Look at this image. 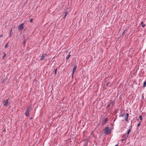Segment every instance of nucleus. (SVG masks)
<instances>
[{"label": "nucleus", "instance_id": "f257e3e1", "mask_svg": "<svg viewBox=\"0 0 146 146\" xmlns=\"http://www.w3.org/2000/svg\"><path fill=\"white\" fill-rule=\"evenodd\" d=\"M104 131L105 134H108L111 133V129L108 127H107L104 129Z\"/></svg>", "mask_w": 146, "mask_h": 146}, {"label": "nucleus", "instance_id": "f03ea898", "mask_svg": "<svg viewBox=\"0 0 146 146\" xmlns=\"http://www.w3.org/2000/svg\"><path fill=\"white\" fill-rule=\"evenodd\" d=\"M30 110V107H28L27 108L26 112L25 113V115L26 116L29 117V111Z\"/></svg>", "mask_w": 146, "mask_h": 146}, {"label": "nucleus", "instance_id": "7ed1b4c3", "mask_svg": "<svg viewBox=\"0 0 146 146\" xmlns=\"http://www.w3.org/2000/svg\"><path fill=\"white\" fill-rule=\"evenodd\" d=\"M24 24L23 23L20 24L18 27V29L19 31L22 30L24 28Z\"/></svg>", "mask_w": 146, "mask_h": 146}, {"label": "nucleus", "instance_id": "20e7f679", "mask_svg": "<svg viewBox=\"0 0 146 146\" xmlns=\"http://www.w3.org/2000/svg\"><path fill=\"white\" fill-rule=\"evenodd\" d=\"M128 116H129V114L128 113H125V114L124 115V118H125L124 120L126 122H127L128 121Z\"/></svg>", "mask_w": 146, "mask_h": 146}, {"label": "nucleus", "instance_id": "39448f33", "mask_svg": "<svg viewBox=\"0 0 146 146\" xmlns=\"http://www.w3.org/2000/svg\"><path fill=\"white\" fill-rule=\"evenodd\" d=\"M107 119L108 118H105L104 119L102 123V124L103 125H104L106 123Z\"/></svg>", "mask_w": 146, "mask_h": 146}, {"label": "nucleus", "instance_id": "423d86ee", "mask_svg": "<svg viewBox=\"0 0 146 146\" xmlns=\"http://www.w3.org/2000/svg\"><path fill=\"white\" fill-rule=\"evenodd\" d=\"M9 103L8 99L4 101L3 102V106H5L7 105Z\"/></svg>", "mask_w": 146, "mask_h": 146}, {"label": "nucleus", "instance_id": "0eeeda50", "mask_svg": "<svg viewBox=\"0 0 146 146\" xmlns=\"http://www.w3.org/2000/svg\"><path fill=\"white\" fill-rule=\"evenodd\" d=\"M131 128L130 129H129L127 131V136H125V137H124V138L125 139H127L128 136H129V132L131 131Z\"/></svg>", "mask_w": 146, "mask_h": 146}, {"label": "nucleus", "instance_id": "6e6552de", "mask_svg": "<svg viewBox=\"0 0 146 146\" xmlns=\"http://www.w3.org/2000/svg\"><path fill=\"white\" fill-rule=\"evenodd\" d=\"M46 56V54H43L41 57L40 59V60H42L45 58V56Z\"/></svg>", "mask_w": 146, "mask_h": 146}, {"label": "nucleus", "instance_id": "1a4fd4ad", "mask_svg": "<svg viewBox=\"0 0 146 146\" xmlns=\"http://www.w3.org/2000/svg\"><path fill=\"white\" fill-rule=\"evenodd\" d=\"M76 65L75 66H74V68H73V70H72V75H74V74L75 72V71L76 70Z\"/></svg>", "mask_w": 146, "mask_h": 146}, {"label": "nucleus", "instance_id": "9d476101", "mask_svg": "<svg viewBox=\"0 0 146 146\" xmlns=\"http://www.w3.org/2000/svg\"><path fill=\"white\" fill-rule=\"evenodd\" d=\"M146 86V80L143 82V88H145Z\"/></svg>", "mask_w": 146, "mask_h": 146}, {"label": "nucleus", "instance_id": "9b49d317", "mask_svg": "<svg viewBox=\"0 0 146 146\" xmlns=\"http://www.w3.org/2000/svg\"><path fill=\"white\" fill-rule=\"evenodd\" d=\"M70 54L69 53V54L66 56V60H68L69 58L70 57Z\"/></svg>", "mask_w": 146, "mask_h": 146}, {"label": "nucleus", "instance_id": "f8f14e48", "mask_svg": "<svg viewBox=\"0 0 146 146\" xmlns=\"http://www.w3.org/2000/svg\"><path fill=\"white\" fill-rule=\"evenodd\" d=\"M8 46H9V45H8V43H7L5 45V48H6L8 47Z\"/></svg>", "mask_w": 146, "mask_h": 146}, {"label": "nucleus", "instance_id": "ddd939ff", "mask_svg": "<svg viewBox=\"0 0 146 146\" xmlns=\"http://www.w3.org/2000/svg\"><path fill=\"white\" fill-rule=\"evenodd\" d=\"M142 26L143 27H145V25L143 23V22H142L141 23Z\"/></svg>", "mask_w": 146, "mask_h": 146}, {"label": "nucleus", "instance_id": "4468645a", "mask_svg": "<svg viewBox=\"0 0 146 146\" xmlns=\"http://www.w3.org/2000/svg\"><path fill=\"white\" fill-rule=\"evenodd\" d=\"M125 113H123L121 114L120 115V116L121 117H123L125 115Z\"/></svg>", "mask_w": 146, "mask_h": 146}, {"label": "nucleus", "instance_id": "2eb2a0df", "mask_svg": "<svg viewBox=\"0 0 146 146\" xmlns=\"http://www.w3.org/2000/svg\"><path fill=\"white\" fill-rule=\"evenodd\" d=\"M57 69H56L54 71V74H55V76H56V71H57Z\"/></svg>", "mask_w": 146, "mask_h": 146}, {"label": "nucleus", "instance_id": "dca6fc26", "mask_svg": "<svg viewBox=\"0 0 146 146\" xmlns=\"http://www.w3.org/2000/svg\"><path fill=\"white\" fill-rule=\"evenodd\" d=\"M4 56H3V59H4V58L5 57V56H6V54H5V52H4Z\"/></svg>", "mask_w": 146, "mask_h": 146}, {"label": "nucleus", "instance_id": "f3484780", "mask_svg": "<svg viewBox=\"0 0 146 146\" xmlns=\"http://www.w3.org/2000/svg\"><path fill=\"white\" fill-rule=\"evenodd\" d=\"M126 136L125 134L123 135V136L122 137V138H123V140H124L125 139H125L124 137H125V136Z\"/></svg>", "mask_w": 146, "mask_h": 146}, {"label": "nucleus", "instance_id": "a211bd4d", "mask_svg": "<svg viewBox=\"0 0 146 146\" xmlns=\"http://www.w3.org/2000/svg\"><path fill=\"white\" fill-rule=\"evenodd\" d=\"M139 118L141 120H142V116L141 115H140L139 117Z\"/></svg>", "mask_w": 146, "mask_h": 146}, {"label": "nucleus", "instance_id": "6ab92c4d", "mask_svg": "<svg viewBox=\"0 0 146 146\" xmlns=\"http://www.w3.org/2000/svg\"><path fill=\"white\" fill-rule=\"evenodd\" d=\"M125 30H124L123 31V33H122V35H123L124 34H125Z\"/></svg>", "mask_w": 146, "mask_h": 146}, {"label": "nucleus", "instance_id": "aec40b11", "mask_svg": "<svg viewBox=\"0 0 146 146\" xmlns=\"http://www.w3.org/2000/svg\"><path fill=\"white\" fill-rule=\"evenodd\" d=\"M67 13H66V14H65V15H64V18L65 16H66V15H67Z\"/></svg>", "mask_w": 146, "mask_h": 146}, {"label": "nucleus", "instance_id": "412c9836", "mask_svg": "<svg viewBox=\"0 0 146 146\" xmlns=\"http://www.w3.org/2000/svg\"><path fill=\"white\" fill-rule=\"evenodd\" d=\"M140 123H138V124H137V126L138 127H139L140 126Z\"/></svg>", "mask_w": 146, "mask_h": 146}, {"label": "nucleus", "instance_id": "4be33fe9", "mask_svg": "<svg viewBox=\"0 0 146 146\" xmlns=\"http://www.w3.org/2000/svg\"><path fill=\"white\" fill-rule=\"evenodd\" d=\"M12 32V29L10 31V34Z\"/></svg>", "mask_w": 146, "mask_h": 146}, {"label": "nucleus", "instance_id": "5701e85b", "mask_svg": "<svg viewBox=\"0 0 146 146\" xmlns=\"http://www.w3.org/2000/svg\"><path fill=\"white\" fill-rule=\"evenodd\" d=\"M30 22H32V21H33V19H31V20H30Z\"/></svg>", "mask_w": 146, "mask_h": 146}, {"label": "nucleus", "instance_id": "b1692460", "mask_svg": "<svg viewBox=\"0 0 146 146\" xmlns=\"http://www.w3.org/2000/svg\"><path fill=\"white\" fill-rule=\"evenodd\" d=\"M110 83V82H108L107 84L106 85H107V86H108V84Z\"/></svg>", "mask_w": 146, "mask_h": 146}, {"label": "nucleus", "instance_id": "393cba45", "mask_svg": "<svg viewBox=\"0 0 146 146\" xmlns=\"http://www.w3.org/2000/svg\"><path fill=\"white\" fill-rule=\"evenodd\" d=\"M3 36V35H0V38H1V37Z\"/></svg>", "mask_w": 146, "mask_h": 146}, {"label": "nucleus", "instance_id": "a878e982", "mask_svg": "<svg viewBox=\"0 0 146 146\" xmlns=\"http://www.w3.org/2000/svg\"><path fill=\"white\" fill-rule=\"evenodd\" d=\"M110 106V104H108V105L107 107H109Z\"/></svg>", "mask_w": 146, "mask_h": 146}, {"label": "nucleus", "instance_id": "bb28decb", "mask_svg": "<svg viewBox=\"0 0 146 146\" xmlns=\"http://www.w3.org/2000/svg\"><path fill=\"white\" fill-rule=\"evenodd\" d=\"M115 146H118V145L117 144V145H115Z\"/></svg>", "mask_w": 146, "mask_h": 146}, {"label": "nucleus", "instance_id": "cd10ccee", "mask_svg": "<svg viewBox=\"0 0 146 146\" xmlns=\"http://www.w3.org/2000/svg\"><path fill=\"white\" fill-rule=\"evenodd\" d=\"M24 43L25 42L24 41Z\"/></svg>", "mask_w": 146, "mask_h": 146}, {"label": "nucleus", "instance_id": "c85d7f7f", "mask_svg": "<svg viewBox=\"0 0 146 146\" xmlns=\"http://www.w3.org/2000/svg\"><path fill=\"white\" fill-rule=\"evenodd\" d=\"M10 36H11V35H10Z\"/></svg>", "mask_w": 146, "mask_h": 146}]
</instances>
